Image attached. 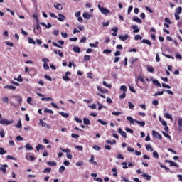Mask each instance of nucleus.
I'll use <instances>...</instances> for the list:
<instances>
[{"instance_id":"obj_1","label":"nucleus","mask_w":182,"mask_h":182,"mask_svg":"<svg viewBox=\"0 0 182 182\" xmlns=\"http://www.w3.org/2000/svg\"><path fill=\"white\" fill-rule=\"evenodd\" d=\"M136 84L140 89H147L149 87V84L144 80V78L141 75H138L137 78L135 80Z\"/></svg>"},{"instance_id":"obj_2","label":"nucleus","mask_w":182,"mask_h":182,"mask_svg":"<svg viewBox=\"0 0 182 182\" xmlns=\"http://www.w3.org/2000/svg\"><path fill=\"white\" fill-rule=\"evenodd\" d=\"M14 123V119L11 120H7L6 119H1L0 120V124H2L3 126H8L9 124H12Z\"/></svg>"},{"instance_id":"obj_3","label":"nucleus","mask_w":182,"mask_h":182,"mask_svg":"<svg viewBox=\"0 0 182 182\" xmlns=\"http://www.w3.org/2000/svg\"><path fill=\"white\" fill-rule=\"evenodd\" d=\"M98 9H100L101 14H103V15H108V14H110V11L109 9L100 6V5H98Z\"/></svg>"},{"instance_id":"obj_4","label":"nucleus","mask_w":182,"mask_h":182,"mask_svg":"<svg viewBox=\"0 0 182 182\" xmlns=\"http://www.w3.org/2000/svg\"><path fill=\"white\" fill-rule=\"evenodd\" d=\"M152 135L154 136V137H157V139H159V140H161V139H163V136H161V134H160V133L156 131L153 130Z\"/></svg>"},{"instance_id":"obj_5","label":"nucleus","mask_w":182,"mask_h":182,"mask_svg":"<svg viewBox=\"0 0 182 182\" xmlns=\"http://www.w3.org/2000/svg\"><path fill=\"white\" fill-rule=\"evenodd\" d=\"M166 163H169L170 167H173V166H174V167H176L177 168H178V167H180V166H178V164H177V163H176L173 161L166 160Z\"/></svg>"},{"instance_id":"obj_6","label":"nucleus","mask_w":182,"mask_h":182,"mask_svg":"<svg viewBox=\"0 0 182 182\" xmlns=\"http://www.w3.org/2000/svg\"><path fill=\"white\" fill-rule=\"evenodd\" d=\"M40 124L42 127H47V129H50V125L46 124V122H43V119H40Z\"/></svg>"},{"instance_id":"obj_7","label":"nucleus","mask_w":182,"mask_h":182,"mask_svg":"<svg viewBox=\"0 0 182 182\" xmlns=\"http://www.w3.org/2000/svg\"><path fill=\"white\" fill-rule=\"evenodd\" d=\"M118 133H119V134H121V136H122L124 139H126L127 137V135L126 134V132L123 131L122 128L118 129Z\"/></svg>"},{"instance_id":"obj_8","label":"nucleus","mask_w":182,"mask_h":182,"mask_svg":"<svg viewBox=\"0 0 182 182\" xmlns=\"http://www.w3.org/2000/svg\"><path fill=\"white\" fill-rule=\"evenodd\" d=\"M134 123H137L141 127H144L146 126V122L144 121H138L137 119H134Z\"/></svg>"},{"instance_id":"obj_9","label":"nucleus","mask_w":182,"mask_h":182,"mask_svg":"<svg viewBox=\"0 0 182 182\" xmlns=\"http://www.w3.org/2000/svg\"><path fill=\"white\" fill-rule=\"evenodd\" d=\"M57 19L58 21H60V22H63V21H65V19H66V17L65 16V15L59 14L58 17H57Z\"/></svg>"},{"instance_id":"obj_10","label":"nucleus","mask_w":182,"mask_h":182,"mask_svg":"<svg viewBox=\"0 0 182 182\" xmlns=\"http://www.w3.org/2000/svg\"><path fill=\"white\" fill-rule=\"evenodd\" d=\"M8 167V165L7 164H4V165H2L1 167H0V170L2 171V173L4 174H5V173H6V168Z\"/></svg>"},{"instance_id":"obj_11","label":"nucleus","mask_w":182,"mask_h":182,"mask_svg":"<svg viewBox=\"0 0 182 182\" xmlns=\"http://www.w3.org/2000/svg\"><path fill=\"white\" fill-rule=\"evenodd\" d=\"M54 8H56L58 11H62L63 6L60 4H54Z\"/></svg>"},{"instance_id":"obj_12","label":"nucleus","mask_w":182,"mask_h":182,"mask_svg":"<svg viewBox=\"0 0 182 182\" xmlns=\"http://www.w3.org/2000/svg\"><path fill=\"white\" fill-rule=\"evenodd\" d=\"M129 38V35L126 34L124 36H119V39H120V41H127V39Z\"/></svg>"},{"instance_id":"obj_13","label":"nucleus","mask_w":182,"mask_h":182,"mask_svg":"<svg viewBox=\"0 0 182 182\" xmlns=\"http://www.w3.org/2000/svg\"><path fill=\"white\" fill-rule=\"evenodd\" d=\"M137 28H138V26L136 25L132 26V28L134 29V31H133L134 33H139V32H140V29H139Z\"/></svg>"},{"instance_id":"obj_14","label":"nucleus","mask_w":182,"mask_h":182,"mask_svg":"<svg viewBox=\"0 0 182 182\" xmlns=\"http://www.w3.org/2000/svg\"><path fill=\"white\" fill-rule=\"evenodd\" d=\"M97 90H100L101 93H109V90L102 89L101 87H97Z\"/></svg>"},{"instance_id":"obj_15","label":"nucleus","mask_w":182,"mask_h":182,"mask_svg":"<svg viewBox=\"0 0 182 182\" xmlns=\"http://www.w3.org/2000/svg\"><path fill=\"white\" fill-rule=\"evenodd\" d=\"M4 89H9L10 90H16V87L9 85L4 86Z\"/></svg>"},{"instance_id":"obj_16","label":"nucleus","mask_w":182,"mask_h":182,"mask_svg":"<svg viewBox=\"0 0 182 182\" xmlns=\"http://www.w3.org/2000/svg\"><path fill=\"white\" fill-rule=\"evenodd\" d=\"M152 83L154 85V86H159V87H161V84H160V82H159L157 80H153Z\"/></svg>"},{"instance_id":"obj_17","label":"nucleus","mask_w":182,"mask_h":182,"mask_svg":"<svg viewBox=\"0 0 182 182\" xmlns=\"http://www.w3.org/2000/svg\"><path fill=\"white\" fill-rule=\"evenodd\" d=\"M73 52H75V53H80V48L77 47V46H74L73 48Z\"/></svg>"},{"instance_id":"obj_18","label":"nucleus","mask_w":182,"mask_h":182,"mask_svg":"<svg viewBox=\"0 0 182 182\" xmlns=\"http://www.w3.org/2000/svg\"><path fill=\"white\" fill-rule=\"evenodd\" d=\"M164 90H163L162 91L156 92V93H154V94L153 95V96H154V97H157V96H162V95H164Z\"/></svg>"},{"instance_id":"obj_19","label":"nucleus","mask_w":182,"mask_h":182,"mask_svg":"<svg viewBox=\"0 0 182 182\" xmlns=\"http://www.w3.org/2000/svg\"><path fill=\"white\" fill-rule=\"evenodd\" d=\"M41 25H42V26H45V28H46L47 29H49V28H52V24L49 23L47 25L45 23H41Z\"/></svg>"},{"instance_id":"obj_20","label":"nucleus","mask_w":182,"mask_h":182,"mask_svg":"<svg viewBox=\"0 0 182 182\" xmlns=\"http://www.w3.org/2000/svg\"><path fill=\"white\" fill-rule=\"evenodd\" d=\"M48 166H50L51 167H54V166H57V163L55 161H48L47 162Z\"/></svg>"},{"instance_id":"obj_21","label":"nucleus","mask_w":182,"mask_h":182,"mask_svg":"<svg viewBox=\"0 0 182 182\" xmlns=\"http://www.w3.org/2000/svg\"><path fill=\"white\" fill-rule=\"evenodd\" d=\"M127 120L129 122L130 124H134V119L132 117H127Z\"/></svg>"},{"instance_id":"obj_22","label":"nucleus","mask_w":182,"mask_h":182,"mask_svg":"<svg viewBox=\"0 0 182 182\" xmlns=\"http://www.w3.org/2000/svg\"><path fill=\"white\" fill-rule=\"evenodd\" d=\"M120 90H122V92H124V93H126V92H127V87L126 85H122L120 87Z\"/></svg>"},{"instance_id":"obj_23","label":"nucleus","mask_w":182,"mask_h":182,"mask_svg":"<svg viewBox=\"0 0 182 182\" xmlns=\"http://www.w3.org/2000/svg\"><path fill=\"white\" fill-rule=\"evenodd\" d=\"M141 176L145 177L146 180H151V176L147 175L146 173H143Z\"/></svg>"},{"instance_id":"obj_24","label":"nucleus","mask_w":182,"mask_h":182,"mask_svg":"<svg viewBox=\"0 0 182 182\" xmlns=\"http://www.w3.org/2000/svg\"><path fill=\"white\" fill-rule=\"evenodd\" d=\"M28 43L31 45H36V41H35L32 38H28Z\"/></svg>"},{"instance_id":"obj_25","label":"nucleus","mask_w":182,"mask_h":182,"mask_svg":"<svg viewBox=\"0 0 182 182\" xmlns=\"http://www.w3.org/2000/svg\"><path fill=\"white\" fill-rule=\"evenodd\" d=\"M83 123L84 124H86L87 126H88L89 124H90V120L87 118H84Z\"/></svg>"},{"instance_id":"obj_26","label":"nucleus","mask_w":182,"mask_h":182,"mask_svg":"<svg viewBox=\"0 0 182 182\" xmlns=\"http://www.w3.org/2000/svg\"><path fill=\"white\" fill-rule=\"evenodd\" d=\"M133 21L134 22H137V23H141V19L139 17H134Z\"/></svg>"},{"instance_id":"obj_27","label":"nucleus","mask_w":182,"mask_h":182,"mask_svg":"<svg viewBox=\"0 0 182 182\" xmlns=\"http://www.w3.org/2000/svg\"><path fill=\"white\" fill-rule=\"evenodd\" d=\"M164 117L166 119H169L170 120H171V122H173V117H171V115L170 114L166 112Z\"/></svg>"},{"instance_id":"obj_28","label":"nucleus","mask_w":182,"mask_h":182,"mask_svg":"<svg viewBox=\"0 0 182 182\" xmlns=\"http://www.w3.org/2000/svg\"><path fill=\"white\" fill-rule=\"evenodd\" d=\"M98 123H100V124H102V126H106L107 124V122L106 121H103L101 119L97 120Z\"/></svg>"},{"instance_id":"obj_29","label":"nucleus","mask_w":182,"mask_h":182,"mask_svg":"<svg viewBox=\"0 0 182 182\" xmlns=\"http://www.w3.org/2000/svg\"><path fill=\"white\" fill-rule=\"evenodd\" d=\"M102 84L104 86H105V87H108V89H112V85L107 84L106 81H103Z\"/></svg>"},{"instance_id":"obj_30","label":"nucleus","mask_w":182,"mask_h":182,"mask_svg":"<svg viewBox=\"0 0 182 182\" xmlns=\"http://www.w3.org/2000/svg\"><path fill=\"white\" fill-rule=\"evenodd\" d=\"M25 148H26V150H33V147L32 146H31L30 144H27L25 146Z\"/></svg>"},{"instance_id":"obj_31","label":"nucleus","mask_w":182,"mask_h":182,"mask_svg":"<svg viewBox=\"0 0 182 182\" xmlns=\"http://www.w3.org/2000/svg\"><path fill=\"white\" fill-rule=\"evenodd\" d=\"M82 16L85 19H90V14L87 13H84Z\"/></svg>"},{"instance_id":"obj_32","label":"nucleus","mask_w":182,"mask_h":182,"mask_svg":"<svg viewBox=\"0 0 182 182\" xmlns=\"http://www.w3.org/2000/svg\"><path fill=\"white\" fill-rule=\"evenodd\" d=\"M145 147L147 151L150 150V151H153V150H154L153 146H151V145H150V144L146 145Z\"/></svg>"},{"instance_id":"obj_33","label":"nucleus","mask_w":182,"mask_h":182,"mask_svg":"<svg viewBox=\"0 0 182 182\" xmlns=\"http://www.w3.org/2000/svg\"><path fill=\"white\" fill-rule=\"evenodd\" d=\"M45 149V146L42 145V144H38L37 146H36V150L37 151H39V150L41 149Z\"/></svg>"},{"instance_id":"obj_34","label":"nucleus","mask_w":182,"mask_h":182,"mask_svg":"<svg viewBox=\"0 0 182 182\" xmlns=\"http://www.w3.org/2000/svg\"><path fill=\"white\" fill-rule=\"evenodd\" d=\"M141 42L142 43H146V45H151V42L147 39H143Z\"/></svg>"},{"instance_id":"obj_35","label":"nucleus","mask_w":182,"mask_h":182,"mask_svg":"<svg viewBox=\"0 0 182 182\" xmlns=\"http://www.w3.org/2000/svg\"><path fill=\"white\" fill-rule=\"evenodd\" d=\"M178 129H182V118H179L178 120Z\"/></svg>"},{"instance_id":"obj_36","label":"nucleus","mask_w":182,"mask_h":182,"mask_svg":"<svg viewBox=\"0 0 182 182\" xmlns=\"http://www.w3.org/2000/svg\"><path fill=\"white\" fill-rule=\"evenodd\" d=\"M59 113L61 116H63V117H65V119L69 117V114H68V113H65L63 112H59Z\"/></svg>"},{"instance_id":"obj_37","label":"nucleus","mask_w":182,"mask_h":182,"mask_svg":"<svg viewBox=\"0 0 182 182\" xmlns=\"http://www.w3.org/2000/svg\"><path fill=\"white\" fill-rule=\"evenodd\" d=\"M97 45H99V42L97 41L95 43H90V48H97Z\"/></svg>"},{"instance_id":"obj_38","label":"nucleus","mask_w":182,"mask_h":182,"mask_svg":"<svg viewBox=\"0 0 182 182\" xmlns=\"http://www.w3.org/2000/svg\"><path fill=\"white\" fill-rule=\"evenodd\" d=\"M147 70H148V72L153 73V72H154V68H153V66H148Z\"/></svg>"},{"instance_id":"obj_39","label":"nucleus","mask_w":182,"mask_h":182,"mask_svg":"<svg viewBox=\"0 0 182 182\" xmlns=\"http://www.w3.org/2000/svg\"><path fill=\"white\" fill-rule=\"evenodd\" d=\"M41 100L43 102H45V100H46L47 102H51V100H53L52 97H43L41 98Z\"/></svg>"},{"instance_id":"obj_40","label":"nucleus","mask_w":182,"mask_h":182,"mask_svg":"<svg viewBox=\"0 0 182 182\" xmlns=\"http://www.w3.org/2000/svg\"><path fill=\"white\" fill-rule=\"evenodd\" d=\"M176 13L175 14H181L182 12V8L181 6L176 9Z\"/></svg>"},{"instance_id":"obj_41","label":"nucleus","mask_w":182,"mask_h":182,"mask_svg":"<svg viewBox=\"0 0 182 182\" xmlns=\"http://www.w3.org/2000/svg\"><path fill=\"white\" fill-rule=\"evenodd\" d=\"M63 79L65 80V82H69V80H70V78L68 77L67 74H65V75L63 77Z\"/></svg>"},{"instance_id":"obj_42","label":"nucleus","mask_w":182,"mask_h":182,"mask_svg":"<svg viewBox=\"0 0 182 182\" xmlns=\"http://www.w3.org/2000/svg\"><path fill=\"white\" fill-rule=\"evenodd\" d=\"M135 41H141L143 39V37H141L139 34L135 36L134 37Z\"/></svg>"},{"instance_id":"obj_43","label":"nucleus","mask_w":182,"mask_h":182,"mask_svg":"<svg viewBox=\"0 0 182 182\" xmlns=\"http://www.w3.org/2000/svg\"><path fill=\"white\" fill-rule=\"evenodd\" d=\"M14 80H17V82H23V78L21 75L18 76V78H14Z\"/></svg>"},{"instance_id":"obj_44","label":"nucleus","mask_w":182,"mask_h":182,"mask_svg":"<svg viewBox=\"0 0 182 182\" xmlns=\"http://www.w3.org/2000/svg\"><path fill=\"white\" fill-rule=\"evenodd\" d=\"M162 134H164V136L165 137H166L167 139H169V140H171V136L168 134H167V133L163 132H162Z\"/></svg>"},{"instance_id":"obj_45","label":"nucleus","mask_w":182,"mask_h":182,"mask_svg":"<svg viewBox=\"0 0 182 182\" xmlns=\"http://www.w3.org/2000/svg\"><path fill=\"white\" fill-rule=\"evenodd\" d=\"M16 127L18 129H21V127H22V121L21 119L18 120Z\"/></svg>"},{"instance_id":"obj_46","label":"nucleus","mask_w":182,"mask_h":182,"mask_svg":"<svg viewBox=\"0 0 182 182\" xmlns=\"http://www.w3.org/2000/svg\"><path fill=\"white\" fill-rule=\"evenodd\" d=\"M159 122H161V124H163L164 126H167V122L165 120H163V119H161V117H159Z\"/></svg>"},{"instance_id":"obj_47","label":"nucleus","mask_w":182,"mask_h":182,"mask_svg":"<svg viewBox=\"0 0 182 182\" xmlns=\"http://www.w3.org/2000/svg\"><path fill=\"white\" fill-rule=\"evenodd\" d=\"M102 53L106 54V55H109V54L112 53V50H104L102 51Z\"/></svg>"},{"instance_id":"obj_48","label":"nucleus","mask_w":182,"mask_h":182,"mask_svg":"<svg viewBox=\"0 0 182 182\" xmlns=\"http://www.w3.org/2000/svg\"><path fill=\"white\" fill-rule=\"evenodd\" d=\"M60 150H62V151L63 153H67V154H68L71 151L70 149H63L60 148Z\"/></svg>"},{"instance_id":"obj_49","label":"nucleus","mask_w":182,"mask_h":182,"mask_svg":"<svg viewBox=\"0 0 182 182\" xmlns=\"http://www.w3.org/2000/svg\"><path fill=\"white\" fill-rule=\"evenodd\" d=\"M112 171H113L114 177H117V169H116L115 168H113Z\"/></svg>"},{"instance_id":"obj_50","label":"nucleus","mask_w":182,"mask_h":182,"mask_svg":"<svg viewBox=\"0 0 182 182\" xmlns=\"http://www.w3.org/2000/svg\"><path fill=\"white\" fill-rule=\"evenodd\" d=\"M45 113H50V114H53V111L52 109H48V108H46L44 110Z\"/></svg>"},{"instance_id":"obj_51","label":"nucleus","mask_w":182,"mask_h":182,"mask_svg":"<svg viewBox=\"0 0 182 182\" xmlns=\"http://www.w3.org/2000/svg\"><path fill=\"white\" fill-rule=\"evenodd\" d=\"M50 171H52V168H46L43 170V173H50Z\"/></svg>"},{"instance_id":"obj_52","label":"nucleus","mask_w":182,"mask_h":182,"mask_svg":"<svg viewBox=\"0 0 182 182\" xmlns=\"http://www.w3.org/2000/svg\"><path fill=\"white\" fill-rule=\"evenodd\" d=\"M137 60H139L138 58H133L132 60H130L131 65H134L135 62H137Z\"/></svg>"},{"instance_id":"obj_53","label":"nucleus","mask_w":182,"mask_h":182,"mask_svg":"<svg viewBox=\"0 0 182 182\" xmlns=\"http://www.w3.org/2000/svg\"><path fill=\"white\" fill-rule=\"evenodd\" d=\"M153 157H154L155 159H159V153L156 151H154L153 152Z\"/></svg>"},{"instance_id":"obj_54","label":"nucleus","mask_w":182,"mask_h":182,"mask_svg":"<svg viewBox=\"0 0 182 182\" xmlns=\"http://www.w3.org/2000/svg\"><path fill=\"white\" fill-rule=\"evenodd\" d=\"M112 114L113 116H119V114H122V112H112Z\"/></svg>"},{"instance_id":"obj_55","label":"nucleus","mask_w":182,"mask_h":182,"mask_svg":"<svg viewBox=\"0 0 182 182\" xmlns=\"http://www.w3.org/2000/svg\"><path fill=\"white\" fill-rule=\"evenodd\" d=\"M121 164L123 166L122 168L124 169L128 168V167H129V166H127V162H122Z\"/></svg>"},{"instance_id":"obj_56","label":"nucleus","mask_w":182,"mask_h":182,"mask_svg":"<svg viewBox=\"0 0 182 182\" xmlns=\"http://www.w3.org/2000/svg\"><path fill=\"white\" fill-rule=\"evenodd\" d=\"M43 68L45 70H49L50 68H49V65H48V63L43 64Z\"/></svg>"},{"instance_id":"obj_57","label":"nucleus","mask_w":182,"mask_h":182,"mask_svg":"<svg viewBox=\"0 0 182 182\" xmlns=\"http://www.w3.org/2000/svg\"><path fill=\"white\" fill-rule=\"evenodd\" d=\"M75 149L76 150H79L80 151H83V146H76Z\"/></svg>"},{"instance_id":"obj_58","label":"nucleus","mask_w":182,"mask_h":182,"mask_svg":"<svg viewBox=\"0 0 182 182\" xmlns=\"http://www.w3.org/2000/svg\"><path fill=\"white\" fill-rule=\"evenodd\" d=\"M6 153V151L4 148H0V154L4 155Z\"/></svg>"},{"instance_id":"obj_59","label":"nucleus","mask_w":182,"mask_h":182,"mask_svg":"<svg viewBox=\"0 0 182 182\" xmlns=\"http://www.w3.org/2000/svg\"><path fill=\"white\" fill-rule=\"evenodd\" d=\"M128 105H129V109H134V105L133 103H132L131 102H129Z\"/></svg>"},{"instance_id":"obj_60","label":"nucleus","mask_w":182,"mask_h":182,"mask_svg":"<svg viewBox=\"0 0 182 182\" xmlns=\"http://www.w3.org/2000/svg\"><path fill=\"white\" fill-rule=\"evenodd\" d=\"M3 102H4V103H8L9 102V99L8 98V97H4L2 98Z\"/></svg>"},{"instance_id":"obj_61","label":"nucleus","mask_w":182,"mask_h":182,"mask_svg":"<svg viewBox=\"0 0 182 182\" xmlns=\"http://www.w3.org/2000/svg\"><path fill=\"white\" fill-rule=\"evenodd\" d=\"M152 105H154V106H159V100H154L152 101Z\"/></svg>"},{"instance_id":"obj_62","label":"nucleus","mask_w":182,"mask_h":182,"mask_svg":"<svg viewBox=\"0 0 182 182\" xmlns=\"http://www.w3.org/2000/svg\"><path fill=\"white\" fill-rule=\"evenodd\" d=\"M64 170H65V166H61L59 168V173H60L62 174V173H63Z\"/></svg>"},{"instance_id":"obj_63","label":"nucleus","mask_w":182,"mask_h":182,"mask_svg":"<svg viewBox=\"0 0 182 182\" xmlns=\"http://www.w3.org/2000/svg\"><path fill=\"white\" fill-rule=\"evenodd\" d=\"M0 136L4 139V137H5V132H4V130H1L0 131Z\"/></svg>"},{"instance_id":"obj_64","label":"nucleus","mask_w":182,"mask_h":182,"mask_svg":"<svg viewBox=\"0 0 182 182\" xmlns=\"http://www.w3.org/2000/svg\"><path fill=\"white\" fill-rule=\"evenodd\" d=\"M84 60H90V55H85Z\"/></svg>"}]
</instances>
